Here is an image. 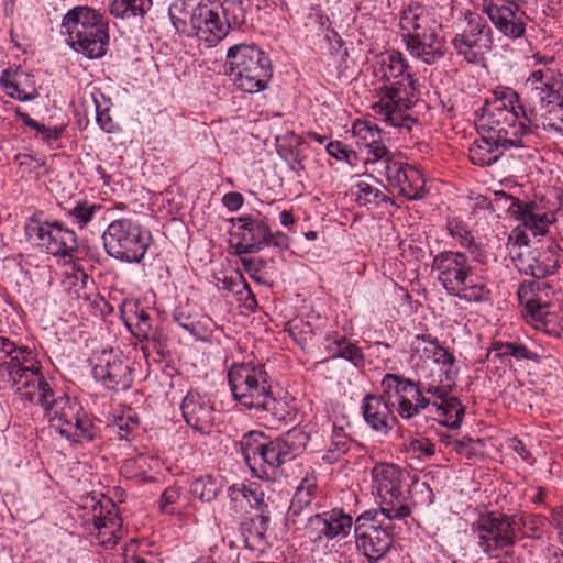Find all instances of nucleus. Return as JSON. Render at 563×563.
Listing matches in <instances>:
<instances>
[{
  "label": "nucleus",
  "mask_w": 563,
  "mask_h": 563,
  "mask_svg": "<svg viewBox=\"0 0 563 563\" xmlns=\"http://www.w3.org/2000/svg\"><path fill=\"white\" fill-rule=\"evenodd\" d=\"M309 435L300 429H291L282 437L266 441L258 457L257 471L254 473L258 478H268V470L275 471L283 463L292 460L305 450L309 442Z\"/></svg>",
  "instance_id": "obj_16"
},
{
  "label": "nucleus",
  "mask_w": 563,
  "mask_h": 563,
  "mask_svg": "<svg viewBox=\"0 0 563 563\" xmlns=\"http://www.w3.org/2000/svg\"><path fill=\"white\" fill-rule=\"evenodd\" d=\"M494 350L496 355L500 358L512 356L516 360H537L538 355L530 351L525 344L517 342H507L495 344Z\"/></svg>",
  "instance_id": "obj_47"
},
{
  "label": "nucleus",
  "mask_w": 563,
  "mask_h": 563,
  "mask_svg": "<svg viewBox=\"0 0 563 563\" xmlns=\"http://www.w3.org/2000/svg\"><path fill=\"white\" fill-rule=\"evenodd\" d=\"M385 176L389 186L408 200H419L426 195L424 178L419 169L395 157H387Z\"/></svg>",
  "instance_id": "obj_22"
},
{
  "label": "nucleus",
  "mask_w": 563,
  "mask_h": 563,
  "mask_svg": "<svg viewBox=\"0 0 563 563\" xmlns=\"http://www.w3.org/2000/svg\"><path fill=\"white\" fill-rule=\"evenodd\" d=\"M352 517L341 509H332L322 514L310 516L305 525L307 537L312 542H319L323 538L332 540L344 538L352 528Z\"/></svg>",
  "instance_id": "obj_25"
},
{
  "label": "nucleus",
  "mask_w": 563,
  "mask_h": 563,
  "mask_svg": "<svg viewBox=\"0 0 563 563\" xmlns=\"http://www.w3.org/2000/svg\"><path fill=\"white\" fill-rule=\"evenodd\" d=\"M288 331L294 341L302 350L310 347L317 335V329L310 322L303 321L302 319H294L290 321Z\"/></svg>",
  "instance_id": "obj_42"
},
{
  "label": "nucleus",
  "mask_w": 563,
  "mask_h": 563,
  "mask_svg": "<svg viewBox=\"0 0 563 563\" xmlns=\"http://www.w3.org/2000/svg\"><path fill=\"white\" fill-rule=\"evenodd\" d=\"M525 526L520 518L516 520L514 516L504 512L489 511L482 514L473 523V531L477 534L478 547L486 554L512 547L519 539Z\"/></svg>",
  "instance_id": "obj_11"
},
{
  "label": "nucleus",
  "mask_w": 563,
  "mask_h": 563,
  "mask_svg": "<svg viewBox=\"0 0 563 563\" xmlns=\"http://www.w3.org/2000/svg\"><path fill=\"white\" fill-rule=\"evenodd\" d=\"M483 12L503 35L512 40L521 38L525 35L528 16L517 2L485 0Z\"/></svg>",
  "instance_id": "obj_20"
},
{
  "label": "nucleus",
  "mask_w": 563,
  "mask_h": 563,
  "mask_svg": "<svg viewBox=\"0 0 563 563\" xmlns=\"http://www.w3.org/2000/svg\"><path fill=\"white\" fill-rule=\"evenodd\" d=\"M399 24L405 32L402 38L411 56L432 65L445 55V41L439 32L441 25L421 5L405 9Z\"/></svg>",
  "instance_id": "obj_5"
},
{
  "label": "nucleus",
  "mask_w": 563,
  "mask_h": 563,
  "mask_svg": "<svg viewBox=\"0 0 563 563\" xmlns=\"http://www.w3.org/2000/svg\"><path fill=\"white\" fill-rule=\"evenodd\" d=\"M222 287L223 289L234 294L238 300L242 301L246 308L257 306L255 295L241 273L235 272L230 276H224L222 279Z\"/></svg>",
  "instance_id": "obj_39"
},
{
  "label": "nucleus",
  "mask_w": 563,
  "mask_h": 563,
  "mask_svg": "<svg viewBox=\"0 0 563 563\" xmlns=\"http://www.w3.org/2000/svg\"><path fill=\"white\" fill-rule=\"evenodd\" d=\"M427 412L432 415L440 423L454 430L457 429L462 422L465 415V407L461 404L457 397L453 396L442 402L431 400V406Z\"/></svg>",
  "instance_id": "obj_31"
},
{
  "label": "nucleus",
  "mask_w": 563,
  "mask_h": 563,
  "mask_svg": "<svg viewBox=\"0 0 563 563\" xmlns=\"http://www.w3.org/2000/svg\"><path fill=\"white\" fill-rule=\"evenodd\" d=\"M223 205L230 211H238L244 202L243 196L238 191H230L222 198Z\"/></svg>",
  "instance_id": "obj_61"
},
{
  "label": "nucleus",
  "mask_w": 563,
  "mask_h": 563,
  "mask_svg": "<svg viewBox=\"0 0 563 563\" xmlns=\"http://www.w3.org/2000/svg\"><path fill=\"white\" fill-rule=\"evenodd\" d=\"M395 520L387 519L384 512L375 510H366L356 518V545L368 563H378L389 552L394 542Z\"/></svg>",
  "instance_id": "obj_9"
},
{
  "label": "nucleus",
  "mask_w": 563,
  "mask_h": 563,
  "mask_svg": "<svg viewBox=\"0 0 563 563\" xmlns=\"http://www.w3.org/2000/svg\"><path fill=\"white\" fill-rule=\"evenodd\" d=\"M224 23L232 27H239L245 23L246 8L244 0H224L217 4Z\"/></svg>",
  "instance_id": "obj_41"
},
{
  "label": "nucleus",
  "mask_w": 563,
  "mask_h": 563,
  "mask_svg": "<svg viewBox=\"0 0 563 563\" xmlns=\"http://www.w3.org/2000/svg\"><path fill=\"white\" fill-rule=\"evenodd\" d=\"M190 492L201 501L211 503L220 493V484L212 476L199 477L191 483Z\"/></svg>",
  "instance_id": "obj_43"
},
{
  "label": "nucleus",
  "mask_w": 563,
  "mask_h": 563,
  "mask_svg": "<svg viewBox=\"0 0 563 563\" xmlns=\"http://www.w3.org/2000/svg\"><path fill=\"white\" fill-rule=\"evenodd\" d=\"M327 152L330 156L338 161H345L350 165H354L352 158H356V153L349 150L342 142L332 141L327 145Z\"/></svg>",
  "instance_id": "obj_55"
},
{
  "label": "nucleus",
  "mask_w": 563,
  "mask_h": 563,
  "mask_svg": "<svg viewBox=\"0 0 563 563\" xmlns=\"http://www.w3.org/2000/svg\"><path fill=\"white\" fill-rule=\"evenodd\" d=\"M352 440L342 428L333 427V432L330 442L322 454V461L328 464L339 462L350 450Z\"/></svg>",
  "instance_id": "obj_40"
},
{
  "label": "nucleus",
  "mask_w": 563,
  "mask_h": 563,
  "mask_svg": "<svg viewBox=\"0 0 563 563\" xmlns=\"http://www.w3.org/2000/svg\"><path fill=\"white\" fill-rule=\"evenodd\" d=\"M46 416L51 426L68 440L81 442L92 441L95 438L93 424L76 399L68 396L58 397Z\"/></svg>",
  "instance_id": "obj_13"
},
{
  "label": "nucleus",
  "mask_w": 563,
  "mask_h": 563,
  "mask_svg": "<svg viewBox=\"0 0 563 563\" xmlns=\"http://www.w3.org/2000/svg\"><path fill=\"white\" fill-rule=\"evenodd\" d=\"M538 114L539 121L543 120L541 123L544 128L548 126L549 129L563 134V103L543 112L538 111Z\"/></svg>",
  "instance_id": "obj_52"
},
{
  "label": "nucleus",
  "mask_w": 563,
  "mask_h": 563,
  "mask_svg": "<svg viewBox=\"0 0 563 563\" xmlns=\"http://www.w3.org/2000/svg\"><path fill=\"white\" fill-rule=\"evenodd\" d=\"M228 382L234 400L242 407L265 411L278 422L291 419L287 402L274 397L269 375L264 365L252 362L233 363L228 371Z\"/></svg>",
  "instance_id": "obj_3"
},
{
  "label": "nucleus",
  "mask_w": 563,
  "mask_h": 563,
  "mask_svg": "<svg viewBox=\"0 0 563 563\" xmlns=\"http://www.w3.org/2000/svg\"><path fill=\"white\" fill-rule=\"evenodd\" d=\"M536 207L534 202L525 203L505 191L495 192L494 199L489 202V208L493 211L505 210L510 217L529 228L533 235H543L547 232L549 221L545 214L534 213Z\"/></svg>",
  "instance_id": "obj_24"
},
{
  "label": "nucleus",
  "mask_w": 563,
  "mask_h": 563,
  "mask_svg": "<svg viewBox=\"0 0 563 563\" xmlns=\"http://www.w3.org/2000/svg\"><path fill=\"white\" fill-rule=\"evenodd\" d=\"M529 238L527 233L520 228L514 229L508 236V245L512 246H528Z\"/></svg>",
  "instance_id": "obj_63"
},
{
  "label": "nucleus",
  "mask_w": 563,
  "mask_h": 563,
  "mask_svg": "<svg viewBox=\"0 0 563 563\" xmlns=\"http://www.w3.org/2000/svg\"><path fill=\"white\" fill-rule=\"evenodd\" d=\"M455 386V380L452 383L446 382L445 378L441 379L440 385H424V395L429 394L434 396L437 399L442 402L446 400L450 396L452 388Z\"/></svg>",
  "instance_id": "obj_57"
},
{
  "label": "nucleus",
  "mask_w": 563,
  "mask_h": 563,
  "mask_svg": "<svg viewBox=\"0 0 563 563\" xmlns=\"http://www.w3.org/2000/svg\"><path fill=\"white\" fill-rule=\"evenodd\" d=\"M30 380V388L25 389L24 391L21 390V397L32 402L34 401L37 395V402L47 412L48 409H51V406H53V402H55L57 399L54 398V394L49 384L45 380L41 371L38 372V374L32 375Z\"/></svg>",
  "instance_id": "obj_37"
},
{
  "label": "nucleus",
  "mask_w": 563,
  "mask_h": 563,
  "mask_svg": "<svg viewBox=\"0 0 563 563\" xmlns=\"http://www.w3.org/2000/svg\"><path fill=\"white\" fill-rule=\"evenodd\" d=\"M266 246L287 250L289 247V236L282 231L272 232L267 227V236H265V247Z\"/></svg>",
  "instance_id": "obj_58"
},
{
  "label": "nucleus",
  "mask_w": 563,
  "mask_h": 563,
  "mask_svg": "<svg viewBox=\"0 0 563 563\" xmlns=\"http://www.w3.org/2000/svg\"><path fill=\"white\" fill-rule=\"evenodd\" d=\"M0 85L9 97L22 102L34 100L38 96L36 90H33L32 92H26L25 90L20 88V85L18 82L4 78L0 79Z\"/></svg>",
  "instance_id": "obj_53"
},
{
  "label": "nucleus",
  "mask_w": 563,
  "mask_h": 563,
  "mask_svg": "<svg viewBox=\"0 0 563 563\" xmlns=\"http://www.w3.org/2000/svg\"><path fill=\"white\" fill-rule=\"evenodd\" d=\"M382 132V129L369 122L358 121L353 124V133L357 140L356 142L364 147L368 144L375 143V140L379 141Z\"/></svg>",
  "instance_id": "obj_48"
},
{
  "label": "nucleus",
  "mask_w": 563,
  "mask_h": 563,
  "mask_svg": "<svg viewBox=\"0 0 563 563\" xmlns=\"http://www.w3.org/2000/svg\"><path fill=\"white\" fill-rule=\"evenodd\" d=\"M532 59L534 60V67L539 66V68L533 69L532 71H544L549 70H558L555 65V58L553 56L541 55L536 53L532 55Z\"/></svg>",
  "instance_id": "obj_60"
},
{
  "label": "nucleus",
  "mask_w": 563,
  "mask_h": 563,
  "mask_svg": "<svg viewBox=\"0 0 563 563\" xmlns=\"http://www.w3.org/2000/svg\"><path fill=\"white\" fill-rule=\"evenodd\" d=\"M190 23L195 35L210 47L219 43L230 31V25L223 22L217 3L213 2H200L191 14Z\"/></svg>",
  "instance_id": "obj_23"
},
{
  "label": "nucleus",
  "mask_w": 563,
  "mask_h": 563,
  "mask_svg": "<svg viewBox=\"0 0 563 563\" xmlns=\"http://www.w3.org/2000/svg\"><path fill=\"white\" fill-rule=\"evenodd\" d=\"M559 251L558 243L548 240L539 247L518 252L512 260L521 273L542 279L558 271Z\"/></svg>",
  "instance_id": "obj_19"
},
{
  "label": "nucleus",
  "mask_w": 563,
  "mask_h": 563,
  "mask_svg": "<svg viewBox=\"0 0 563 563\" xmlns=\"http://www.w3.org/2000/svg\"><path fill=\"white\" fill-rule=\"evenodd\" d=\"M43 139L44 142L56 141L60 137L63 129L60 128H47L42 123L36 122L34 129Z\"/></svg>",
  "instance_id": "obj_59"
},
{
  "label": "nucleus",
  "mask_w": 563,
  "mask_h": 563,
  "mask_svg": "<svg viewBox=\"0 0 563 563\" xmlns=\"http://www.w3.org/2000/svg\"><path fill=\"white\" fill-rule=\"evenodd\" d=\"M356 187L358 189L356 200L360 205L380 206L387 202L394 203V201L388 196H386L380 189L372 186L366 181L357 183Z\"/></svg>",
  "instance_id": "obj_45"
},
{
  "label": "nucleus",
  "mask_w": 563,
  "mask_h": 563,
  "mask_svg": "<svg viewBox=\"0 0 563 563\" xmlns=\"http://www.w3.org/2000/svg\"><path fill=\"white\" fill-rule=\"evenodd\" d=\"M487 255L481 246L468 256L465 252L442 251L432 261V269L448 295L466 302L489 300L488 278L483 265Z\"/></svg>",
  "instance_id": "obj_2"
},
{
  "label": "nucleus",
  "mask_w": 563,
  "mask_h": 563,
  "mask_svg": "<svg viewBox=\"0 0 563 563\" xmlns=\"http://www.w3.org/2000/svg\"><path fill=\"white\" fill-rule=\"evenodd\" d=\"M181 413L188 426L201 433L212 427V406L197 391H189L183 399Z\"/></svg>",
  "instance_id": "obj_28"
},
{
  "label": "nucleus",
  "mask_w": 563,
  "mask_h": 563,
  "mask_svg": "<svg viewBox=\"0 0 563 563\" xmlns=\"http://www.w3.org/2000/svg\"><path fill=\"white\" fill-rule=\"evenodd\" d=\"M316 492L317 478L313 475H306L297 486L290 501L286 515V525L288 527H296L299 523V517L311 505Z\"/></svg>",
  "instance_id": "obj_30"
},
{
  "label": "nucleus",
  "mask_w": 563,
  "mask_h": 563,
  "mask_svg": "<svg viewBox=\"0 0 563 563\" xmlns=\"http://www.w3.org/2000/svg\"><path fill=\"white\" fill-rule=\"evenodd\" d=\"M178 498H179V493L177 489L166 488L161 496V503H159L161 509L164 512L170 514L172 510L168 507L170 505H173L174 503H176Z\"/></svg>",
  "instance_id": "obj_62"
},
{
  "label": "nucleus",
  "mask_w": 563,
  "mask_h": 563,
  "mask_svg": "<svg viewBox=\"0 0 563 563\" xmlns=\"http://www.w3.org/2000/svg\"><path fill=\"white\" fill-rule=\"evenodd\" d=\"M86 526L100 545L113 548L118 544L122 521L111 499H103L91 506Z\"/></svg>",
  "instance_id": "obj_18"
},
{
  "label": "nucleus",
  "mask_w": 563,
  "mask_h": 563,
  "mask_svg": "<svg viewBox=\"0 0 563 563\" xmlns=\"http://www.w3.org/2000/svg\"><path fill=\"white\" fill-rule=\"evenodd\" d=\"M153 0H109V12L117 19H143L152 9Z\"/></svg>",
  "instance_id": "obj_35"
},
{
  "label": "nucleus",
  "mask_w": 563,
  "mask_h": 563,
  "mask_svg": "<svg viewBox=\"0 0 563 563\" xmlns=\"http://www.w3.org/2000/svg\"><path fill=\"white\" fill-rule=\"evenodd\" d=\"M528 102L543 112L563 104V74L560 70L531 71L523 82Z\"/></svg>",
  "instance_id": "obj_17"
},
{
  "label": "nucleus",
  "mask_w": 563,
  "mask_h": 563,
  "mask_svg": "<svg viewBox=\"0 0 563 563\" xmlns=\"http://www.w3.org/2000/svg\"><path fill=\"white\" fill-rule=\"evenodd\" d=\"M415 452L422 453L426 456H432L435 453V445L428 439H419L412 442Z\"/></svg>",
  "instance_id": "obj_64"
},
{
  "label": "nucleus",
  "mask_w": 563,
  "mask_h": 563,
  "mask_svg": "<svg viewBox=\"0 0 563 563\" xmlns=\"http://www.w3.org/2000/svg\"><path fill=\"white\" fill-rule=\"evenodd\" d=\"M327 341H332V343L336 345L338 351L335 354L338 356L352 362L356 366L364 362V354L362 350L357 345L346 342L344 336L328 334Z\"/></svg>",
  "instance_id": "obj_44"
},
{
  "label": "nucleus",
  "mask_w": 563,
  "mask_h": 563,
  "mask_svg": "<svg viewBox=\"0 0 563 563\" xmlns=\"http://www.w3.org/2000/svg\"><path fill=\"white\" fill-rule=\"evenodd\" d=\"M395 401L379 395L366 394L362 400L361 412L365 423L379 435H387L396 424L394 415Z\"/></svg>",
  "instance_id": "obj_26"
},
{
  "label": "nucleus",
  "mask_w": 563,
  "mask_h": 563,
  "mask_svg": "<svg viewBox=\"0 0 563 563\" xmlns=\"http://www.w3.org/2000/svg\"><path fill=\"white\" fill-rule=\"evenodd\" d=\"M422 343L433 344L432 360L435 364L441 365L445 380L452 383L456 378V372L453 369L455 356L449 350L440 345L437 338L431 334L416 335L412 346L416 351H420Z\"/></svg>",
  "instance_id": "obj_32"
},
{
  "label": "nucleus",
  "mask_w": 563,
  "mask_h": 563,
  "mask_svg": "<svg viewBox=\"0 0 563 563\" xmlns=\"http://www.w3.org/2000/svg\"><path fill=\"white\" fill-rule=\"evenodd\" d=\"M122 318L130 332L140 341L155 338L156 331L153 328L151 316L137 302H126Z\"/></svg>",
  "instance_id": "obj_29"
},
{
  "label": "nucleus",
  "mask_w": 563,
  "mask_h": 563,
  "mask_svg": "<svg viewBox=\"0 0 563 563\" xmlns=\"http://www.w3.org/2000/svg\"><path fill=\"white\" fill-rule=\"evenodd\" d=\"M60 26L67 44L75 52L90 59L106 55L109 23L98 10L88 5H76L64 15Z\"/></svg>",
  "instance_id": "obj_4"
},
{
  "label": "nucleus",
  "mask_w": 563,
  "mask_h": 563,
  "mask_svg": "<svg viewBox=\"0 0 563 563\" xmlns=\"http://www.w3.org/2000/svg\"><path fill=\"white\" fill-rule=\"evenodd\" d=\"M385 133H380L379 141L375 140V143L368 144L365 147L368 150V154L372 155L373 158H367V162H378L383 161L386 165L387 157H393L385 145Z\"/></svg>",
  "instance_id": "obj_56"
},
{
  "label": "nucleus",
  "mask_w": 563,
  "mask_h": 563,
  "mask_svg": "<svg viewBox=\"0 0 563 563\" xmlns=\"http://www.w3.org/2000/svg\"><path fill=\"white\" fill-rule=\"evenodd\" d=\"M479 128L493 142H499L503 150L523 147V137L539 128L536 106L521 100L510 89L496 90L482 108Z\"/></svg>",
  "instance_id": "obj_1"
},
{
  "label": "nucleus",
  "mask_w": 563,
  "mask_h": 563,
  "mask_svg": "<svg viewBox=\"0 0 563 563\" xmlns=\"http://www.w3.org/2000/svg\"><path fill=\"white\" fill-rule=\"evenodd\" d=\"M446 229L449 234L459 240L460 244L463 247L470 249V253L475 251V246H478L475 241L472 232L468 230L467 224L456 218H452L446 222Z\"/></svg>",
  "instance_id": "obj_46"
},
{
  "label": "nucleus",
  "mask_w": 563,
  "mask_h": 563,
  "mask_svg": "<svg viewBox=\"0 0 563 563\" xmlns=\"http://www.w3.org/2000/svg\"><path fill=\"white\" fill-rule=\"evenodd\" d=\"M92 374L107 389L114 391L129 389L133 382L129 364L112 350L96 356Z\"/></svg>",
  "instance_id": "obj_21"
},
{
  "label": "nucleus",
  "mask_w": 563,
  "mask_h": 563,
  "mask_svg": "<svg viewBox=\"0 0 563 563\" xmlns=\"http://www.w3.org/2000/svg\"><path fill=\"white\" fill-rule=\"evenodd\" d=\"M246 499H247V509L254 508L256 510L268 506L265 503V494L261 489V486L257 483H251L245 485Z\"/></svg>",
  "instance_id": "obj_54"
},
{
  "label": "nucleus",
  "mask_w": 563,
  "mask_h": 563,
  "mask_svg": "<svg viewBox=\"0 0 563 563\" xmlns=\"http://www.w3.org/2000/svg\"><path fill=\"white\" fill-rule=\"evenodd\" d=\"M9 357L10 361L0 364V373L2 376L7 374L8 383L16 387L18 391L30 388V369H32V365H27V362H31V356L29 360L20 358L16 354Z\"/></svg>",
  "instance_id": "obj_33"
},
{
  "label": "nucleus",
  "mask_w": 563,
  "mask_h": 563,
  "mask_svg": "<svg viewBox=\"0 0 563 563\" xmlns=\"http://www.w3.org/2000/svg\"><path fill=\"white\" fill-rule=\"evenodd\" d=\"M402 477L401 468L394 464L383 463L372 470V487L380 499V507L374 510L387 519H405L411 514L401 490Z\"/></svg>",
  "instance_id": "obj_12"
},
{
  "label": "nucleus",
  "mask_w": 563,
  "mask_h": 563,
  "mask_svg": "<svg viewBox=\"0 0 563 563\" xmlns=\"http://www.w3.org/2000/svg\"><path fill=\"white\" fill-rule=\"evenodd\" d=\"M228 496L230 499V510L235 515L247 512V499L245 485H231L228 488Z\"/></svg>",
  "instance_id": "obj_50"
},
{
  "label": "nucleus",
  "mask_w": 563,
  "mask_h": 563,
  "mask_svg": "<svg viewBox=\"0 0 563 563\" xmlns=\"http://www.w3.org/2000/svg\"><path fill=\"white\" fill-rule=\"evenodd\" d=\"M466 27L455 34L452 45L459 56L468 64H476L482 59V51H489L493 46V31L487 21L478 13H465Z\"/></svg>",
  "instance_id": "obj_15"
},
{
  "label": "nucleus",
  "mask_w": 563,
  "mask_h": 563,
  "mask_svg": "<svg viewBox=\"0 0 563 563\" xmlns=\"http://www.w3.org/2000/svg\"><path fill=\"white\" fill-rule=\"evenodd\" d=\"M235 221V219H232ZM241 222L238 231L233 234L238 239L235 244V253L251 254L256 253L265 247V236H267V224L261 219H254L251 216L240 217L236 219Z\"/></svg>",
  "instance_id": "obj_27"
},
{
  "label": "nucleus",
  "mask_w": 563,
  "mask_h": 563,
  "mask_svg": "<svg viewBox=\"0 0 563 563\" xmlns=\"http://www.w3.org/2000/svg\"><path fill=\"white\" fill-rule=\"evenodd\" d=\"M385 397L397 399V411L402 419H411L429 409L431 399L424 395V385L398 374H386L380 382Z\"/></svg>",
  "instance_id": "obj_14"
},
{
  "label": "nucleus",
  "mask_w": 563,
  "mask_h": 563,
  "mask_svg": "<svg viewBox=\"0 0 563 563\" xmlns=\"http://www.w3.org/2000/svg\"><path fill=\"white\" fill-rule=\"evenodd\" d=\"M106 212L107 210L102 205L84 200L76 202L73 208L66 211V214L73 224L82 230L95 219L106 220Z\"/></svg>",
  "instance_id": "obj_36"
},
{
  "label": "nucleus",
  "mask_w": 563,
  "mask_h": 563,
  "mask_svg": "<svg viewBox=\"0 0 563 563\" xmlns=\"http://www.w3.org/2000/svg\"><path fill=\"white\" fill-rule=\"evenodd\" d=\"M528 289L521 285L518 289V298L521 305H525L528 313L534 319V320H541L548 312L547 308L548 306L541 305L537 299L532 297H528Z\"/></svg>",
  "instance_id": "obj_51"
},
{
  "label": "nucleus",
  "mask_w": 563,
  "mask_h": 563,
  "mask_svg": "<svg viewBox=\"0 0 563 563\" xmlns=\"http://www.w3.org/2000/svg\"><path fill=\"white\" fill-rule=\"evenodd\" d=\"M504 151L499 142L490 141L488 134L483 132L470 147V161L474 165L490 166L498 161Z\"/></svg>",
  "instance_id": "obj_34"
},
{
  "label": "nucleus",
  "mask_w": 563,
  "mask_h": 563,
  "mask_svg": "<svg viewBox=\"0 0 563 563\" xmlns=\"http://www.w3.org/2000/svg\"><path fill=\"white\" fill-rule=\"evenodd\" d=\"M26 240L47 254L66 257L78 249L74 230L60 221H43L42 213H34L24 223Z\"/></svg>",
  "instance_id": "obj_10"
},
{
  "label": "nucleus",
  "mask_w": 563,
  "mask_h": 563,
  "mask_svg": "<svg viewBox=\"0 0 563 563\" xmlns=\"http://www.w3.org/2000/svg\"><path fill=\"white\" fill-rule=\"evenodd\" d=\"M213 325L211 318L202 314L195 318L191 324H186V331L197 340L207 341L213 332Z\"/></svg>",
  "instance_id": "obj_49"
},
{
  "label": "nucleus",
  "mask_w": 563,
  "mask_h": 563,
  "mask_svg": "<svg viewBox=\"0 0 563 563\" xmlns=\"http://www.w3.org/2000/svg\"><path fill=\"white\" fill-rule=\"evenodd\" d=\"M378 73L385 82L380 90L384 92L386 121L395 126L400 125L397 118H404L398 112L412 107L416 82L411 74L407 73L402 55L397 52L382 57Z\"/></svg>",
  "instance_id": "obj_7"
},
{
  "label": "nucleus",
  "mask_w": 563,
  "mask_h": 563,
  "mask_svg": "<svg viewBox=\"0 0 563 563\" xmlns=\"http://www.w3.org/2000/svg\"><path fill=\"white\" fill-rule=\"evenodd\" d=\"M225 67L234 86L247 93L266 89L273 74L268 55L254 44H236L230 47Z\"/></svg>",
  "instance_id": "obj_6"
},
{
  "label": "nucleus",
  "mask_w": 563,
  "mask_h": 563,
  "mask_svg": "<svg viewBox=\"0 0 563 563\" xmlns=\"http://www.w3.org/2000/svg\"><path fill=\"white\" fill-rule=\"evenodd\" d=\"M266 441L264 434L258 431L245 433L240 441L242 455L253 473L257 472L258 457Z\"/></svg>",
  "instance_id": "obj_38"
},
{
  "label": "nucleus",
  "mask_w": 563,
  "mask_h": 563,
  "mask_svg": "<svg viewBox=\"0 0 563 563\" xmlns=\"http://www.w3.org/2000/svg\"><path fill=\"white\" fill-rule=\"evenodd\" d=\"M101 238L109 256L128 263H140L152 243L151 232L126 218L110 222Z\"/></svg>",
  "instance_id": "obj_8"
}]
</instances>
